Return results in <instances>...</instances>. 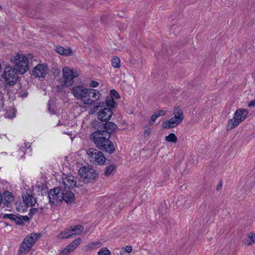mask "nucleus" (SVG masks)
Instances as JSON below:
<instances>
[{
	"label": "nucleus",
	"mask_w": 255,
	"mask_h": 255,
	"mask_svg": "<svg viewBox=\"0 0 255 255\" xmlns=\"http://www.w3.org/2000/svg\"><path fill=\"white\" fill-rule=\"evenodd\" d=\"M110 96L111 98H115L116 99H119L120 98V95L118 94V93L115 90H111L110 91Z\"/></svg>",
	"instance_id": "obj_31"
},
{
	"label": "nucleus",
	"mask_w": 255,
	"mask_h": 255,
	"mask_svg": "<svg viewBox=\"0 0 255 255\" xmlns=\"http://www.w3.org/2000/svg\"><path fill=\"white\" fill-rule=\"evenodd\" d=\"M63 200L66 202H71L74 198V194L70 190H65L63 191Z\"/></svg>",
	"instance_id": "obj_21"
},
{
	"label": "nucleus",
	"mask_w": 255,
	"mask_h": 255,
	"mask_svg": "<svg viewBox=\"0 0 255 255\" xmlns=\"http://www.w3.org/2000/svg\"><path fill=\"white\" fill-rule=\"evenodd\" d=\"M69 230L72 236H74L81 234L84 231V228L82 226L76 225L71 226Z\"/></svg>",
	"instance_id": "obj_20"
},
{
	"label": "nucleus",
	"mask_w": 255,
	"mask_h": 255,
	"mask_svg": "<svg viewBox=\"0 0 255 255\" xmlns=\"http://www.w3.org/2000/svg\"><path fill=\"white\" fill-rule=\"evenodd\" d=\"M105 103V107H107V108H114L115 107L116 102L114 101V99L112 98H108Z\"/></svg>",
	"instance_id": "obj_25"
},
{
	"label": "nucleus",
	"mask_w": 255,
	"mask_h": 255,
	"mask_svg": "<svg viewBox=\"0 0 255 255\" xmlns=\"http://www.w3.org/2000/svg\"><path fill=\"white\" fill-rule=\"evenodd\" d=\"M249 107H254L255 106V100H252L250 102V103L248 104Z\"/></svg>",
	"instance_id": "obj_38"
},
{
	"label": "nucleus",
	"mask_w": 255,
	"mask_h": 255,
	"mask_svg": "<svg viewBox=\"0 0 255 255\" xmlns=\"http://www.w3.org/2000/svg\"><path fill=\"white\" fill-rule=\"evenodd\" d=\"M248 239L246 240L244 244L246 245H251L255 243V234L253 233H250L248 235Z\"/></svg>",
	"instance_id": "obj_23"
},
{
	"label": "nucleus",
	"mask_w": 255,
	"mask_h": 255,
	"mask_svg": "<svg viewBox=\"0 0 255 255\" xmlns=\"http://www.w3.org/2000/svg\"><path fill=\"white\" fill-rule=\"evenodd\" d=\"M102 246V243L101 242H96L90 243L89 245L86 246L88 249H96L101 247Z\"/></svg>",
	"instance_id": "obj_29"
},
{
	"label": "nucleus",
	"mask_w": 255,
	"mask_h": 255,
	"mask_svg": "<svg viewBox=\"0 0 255 255\" xmlns=\"http://www.w3.org/2000/svg\"><path fill=\"white\" fill-rule=\"evenodd\" d=\"M1 64H0V72H1Z\"/></svg>",
	"instance_id": "obj_40"
},
{
	"label": "nucleus",
	"mask_w": 255,
	"mask_h": 255,
	"mask_svg": "<svg viewBox=\"0 0 255 255\" xmlns=\"http://www.w3.org/2000/svg\"><path fill=\"white\" fill-rule=\"evenodd\" d=\"M48 197L52 204L60 202L64 199L63 190L58 187L55 188L49 192Z\"/></svg>",
	"instance_id": "obj_11"
},
{
	"label": "nucleus",
	"mask_w": 255,
	"mask_h": 255,
	"mask_svg": "<svg viewBox=\"0 0 255 255\" xmlns=\"http://www.w3.org/2000/svg\"><path fill=\"white\" fill-rule=\"evenodd\" d=\"M155 113L157 114V115L159 117L160 116H164L166 113V111L164 110H161L157 111Z\"/></svg>",
	"instance_id": "obj_33"
},
{
	"label": "nucleus",
	"mask_w": 255,
	"mask_h": 255,
	"mask_svg": "<svg viewBox=\"0 0 255 255\" xmlns=\"http://www.w3.org/2000/svg\"><path fill=\"white\" fill-rule=\"evenodd\" d=\"M158 118V116L157 115V114L156 113H154V114H153L151 118H150V120L149 121V123L151 125L153 124L155 121H156V119Z\"/></svg>",
	"instance_id": "obj_32"
},
{
	"label": "nucleus",
	"mask_w": 255,
	"mask_h": 255,
	"mask_svg": "<svg viewBox=\"0 0 255 255\" xmlns=\"http://www.w3.org/2000/svg\"><path fill=\"white\" fill-rule=\"evenodd\" d=\"M112 65L114 68H120L121 66V60L118 57H114L112 59Z\"/></svg>",
	"instance_id": "obj_28"
},
{
	"label": "nucleus",
	"mask_w": 255,
	"mask_h": 255,
	"mask_svg": "<svg viewBox=\"0 0 255 255\" xmlns=\"http://www.w3.org/2000/svg\"><path fill=\"white\" fill-rule=\"evenodd\" d=\"M88 158L95 164L103 165L106 161V158L103 152L98 149L90 148L87 151Z\"/></svg>",
	"instance_id": "obj_8"
},
{
	"label": "nucleus",
	"mask_w": 255,
	"mask_h": 255,
	"mask_svg": "<svg viewBox=\"0 0 255 255\" xmlns=\"http://www.w3.org/2000/svg\"><path fill=\"white\" fill-rule=\"evenodd\" d=\"M62 180V183L65 189H70L74 188L77 183L75 178L72 175L63 174Z\"/></svg>",
	"instance_id": "obj_13"
},
{
	"label": "nucleus",
	"mask_w": 255,
	"mask_h": 255,
	"mask_svg": "<svg viewBox=\"0 0 255 255\" xmlns=\"http://www.w3.org/2000/svg\"><path fill=\"white\" fill-rule=\"evenodd\" d=\"M62 73V85L69 87L74 84V79L80 75L81 71L78 69L71 68L69 67L65 66L63 68Z\"/></svg>",
	"instance_id": "obj_4"
},
{
	"label": "nucleus",
	"mask_w": 255,
	"mask_h": 255,
	"mask_svg": "<svg viewBox=\"0 0 255 255\" xmlns=\"http://www.w3.org/2000/svg\"><path fill=\"white\" fill-rule=\"evenodd\" d=\"M79 173L85 183L92 181L97 176L95 170L89 166H82L79 169Z\"/></svg>",
	"instance_id": "obj_9"
},
{
	"label": "nucleus",
	"mask_w": 255,
	"mask_h": 255,
	"mask_svg": "<svg viewBox=\"0 0 255 255\" xmlns=\"http://www.w3.org/2000/svg\"><path fill=\"white\" fill-rule=\"evenodd\" d=\"M30 54L24 55L18 53L11 60L13 64V67L20 74L25 73L29 70V59L31 58Z\"/></svg>",
	"instance_id": "obj_3"
},
{
	"label": "nucleus",
	"mask_w": 255,
	"mask_h": 255,
	"mask_svg": "<svg viewBox=\"0 0 255 255\" xmlns=\"http://www.w3.org/2000/svg\"><path fill=\"white\" fill-rule=\"evenodd\" d=\"M165 139L167 142L172 143H176L178 140L177 136L173 133H171L168 135L166 136Z\"/></svg>",
	"instance_id": "obj_26"
},
{
	"label": "nucleus",
	"mask_w": 255,
	"mask_h": 255,
	"mask_svg": "<svg viewBox=\"0 0 255 255\" xmlns=\"http://www.w3.org/2000/svg\"><path fill=\"white\" fill-rule=\"evenodd\" d=\"M5 117H7V118H13V117H15V115H14V114H13L12 116H9L8 115V114L7 113H6V114H5Z\"/></svg>",
	"instance_id": "obj_39"
},
{
	"label": "nucleus",
	"mask_w": 255,
	"mask_h": 255,
	"mask_svg": "<svg viewBox=\"0 0 255 255\" xmlns=\"http://www.w3.org/2000/svg\"><path fill=\"white\" fill-rule=\"evenodd\" d=\"M99 83L95 81H92L90 84V86L93 88L97 87L99 86Z\"/></svg>",
	"instance_id": "obj_35"
},
{
	"label": "nucleus",
	"mask_w": 255,
	"mask_h": 255,
	"mask_svg": "<svg viewBox=\"0 0 255 255\" xmlns=\"http://www.w3.org/2000/svg\"><path fill=\"white\" fill-rule=\"evenodd\" d=\"M81 239L78 238L69 244L60 254V255H68L69 253L74 251L80 245Z\"/></svg>",
	"instance_id": "obj_14"
},
{
	"label": "nucleus",
	"mask_w": 255,
	"mask_h": 255,
	"mask_svg": "<svg viewBox=\"0 0 255 255\" xmlns=\"http://www.w3.org/2000/svg\"><path fill=\"white\" fill-rule=\"evenodd\" d=\"M22 198L24 203L28 206H32L36 203L35 199L31 195L26 192L23 194Z\"/></svg>",
	"instance_id": "obj_17"
},
{
	"label": "nucleus",
	"mask_w": 255,
	"mask_h": 255,
	"mask_svg": "<svg viewBox=\"0 0 255 255\" xmlns=\"http://www.w3.org/2000/svg\"><path fill=\"white\" fill-rule=\"evenodd\" d=\"M37 212V209L36 208H32L29 210V215H32L34 213Z\"/></svg>",
	"instance_id": "obj_36"
},
{
	"label": "nucleus",
	"mask_w": 255,
	"mask_h": 255,
	"mask_svg": "<svg viewBox=\"0 0 255 255\" xmlns=\"http://www.w3.org/2000/svg\"><path fill=\"white\" fill-rule=\"evenodd\" d=\"M94 111L99 112L97 114L98 119L101 121H109L113 115V111L111 109L105 107L104 102H99L94 108Z\"/></svg>",
	"instance_id": "obj_7"
},
{
	"label": "nucleus",
	"mask_w": 255,
	"mask_h": 255,
	"mask_svg": "<svg viewBox=\"0 0 255 255\" xmlns=\"http://www.w3.org/2000/svg\"><path fill=\"white\" fill-rule=\"evenodd\" d=\"M1 195L2 203L6 207L14 201L12 194L8 191H5Z\"/></svg>",
	"instance_id": "obj_15"
},
{
	"label": "nucleus",
	"mask_w": 255,
	"mask_h": 255,
	"mask_svg": "<svg viewBox=\"0 0 255 255\" xmlns=\"http://www.w3.org/2000/svg\"><path fill=\"white\" fill-rule=\"evenodd\" d=\"M41 236V234L40 233L36 234V233H31L29 235L27 236L24 239L25 241L29 243L30 245H32V246L36 243L37 239Z\"/></svg>",
	"instance_id": "obj_18"
},
{
	"label": "nucleus",
	"mask_w": 255,
	"mask_h": 255,
	"mask_svg": "<svg viewBox=\"0 0 255 255\" xmlns=\"http://www.w3.org/2000/svg\"><path fill=\"white\" fill-rule=\"evenodd\" d=\"M16 70L10 66H7L2 74V78L7 84L13 85L16 83L18 75Z\"/></svg>",
	"instance_id": "obj_10"
},
{
	"label": "nucleus",
	"mask_w": 255,
	"mask_h": 255,
	"mask_svg": "<svg viewBox=\"0 0 255 255\" xmlns=\"http://www.w3.org/2000/svg\"><path fill=\"white\" fill-rule=\"evenodd\" d=\"M151 132V129L149 128H148L147 129H145L144 131V135L145 136H148Z\"/></svg>",
	"instance_id": "obj_37"
},
{
	"label": "nucleus",
	"mask_w": 255,
	"mask_h": 255,
	"mask_svg": "<svg viewBox=\"0 0 255 255\" xmlns=\"http://www.w3.org/2000/svg\"><path fill=\"white\" fill-rule=\"evenodd\" d=\"M3 218L4 219H9L11 221H15L16 223L19 224L20 222H21V219L18 218L16 216L12 214H5L3 215Z\"/></svg>",
	"instance_id": "obj_24"
},
{
	"label": "nucleus",
	"mask_w": 255,
	"mask_h": 255,
	"mask_svg": "<svg viewBox=\"0 0 255 255\" xmlns=\"http://www.w3.org/2000/svg\"><path fill=\"white\" fill-rule=\"evenodd\" d=\"M58 238L60 239H68L72 237V234H71L69 228L61 232L58 236Z\"/></svg>",
	"instance_id": "obj_22"
},
{
	"label": "nucleus",
	"mask_w": 255,
	"mask_h": 255,
	"mask_svg": "<svg viewBox=\"0 0 255 255\" xmlns=\"http://www.w3.org/2000/svg\"><path fill=\"white\" fill-rule=\"evenodd\" d=\"M249 112L245 109H238L234 114V117L230 120L227 125V130H231L237 127L248 117Z\"/></svg>",
	"instance_id": "obj_5"
},
{
	"label": "nucleus",
	"mask_w": 255,
	"mask_h": 255,
	"mask_svg": "<svg viewBox=\"0 0 255 255\" xmlns=\"http://www.w3.org/2000/svg\"><path fill=\"white\" fill-rule=\"evenodd\" d=\"M56 52L59 54L68 56L73 54V51L70 48H64L62 46H58L56 48Z\"/></svg>",
	"instance_id": "obj_19"
},
{
	"label": "nucleus",
	"mask_w": 255,
	"mask_h": 255,
	"mask_svg": "<svg viewBox=\"0 0 255 255\" xmlns=\"http://www.w3.org/2000/svg\"><path fill=\"white\" fill-rule=\"evenodd\" d=\"M98 255H110L111 252L107 248L101 249L98 253Z\"/></svg>",
	"instance_id": "obj_30"
},
{
	"label": "nucleus",
	"mask_w": 255,
	"mask_h": 255,
	"mask_svg": "<svg viewBox=\"0 0 255 255\" xmlns=\"http://www.w3.org/2000/svg\"><path fill=\"white\" fill-rule=\"evenodd\" d=\"M174 116L169 120L163 122L162 127L164 128H171L180 124L184 119L182 111L179 107H175L173 111Z\"/></svg>",
	"instance_id": "obj_6"
},
{
	"label": "nucleus",
	"mask_w": 255,
	"mask_h": 255,
	"mask_svg": "<svg viewBox=\"0 0 255 255\" xmlns=\"http://www.w3.org/2000/svg\"><path fill=\"white\" fill-rule=\"evenodd\" d=\"M132 249L131 246H126V247L124 249L123 252L130 253L132 252Z\"/></svg>",
	"instance_id": "obj_34"
},
{
	"label": "nucleus",
	"mask_w": 255,
	"mask_h": 255,
	"mask_svg": "<svg viewBox=\"0 0 255 255\" xmlns=\"http://www.w3.org/2000/svg\"><path fill=\"white\" fill-rule=\"evenodd\" d=\"M2 9V6L0 5V10Z\"/></svg>",
	"instance_id": "obj_41"
},
{
	"label": "nucleus",
	"mask_w": 255,
	"mask_h": 255,
	"mask_svg": "<svg viewBox=\"0 0 255 255\" xmlns=\"http://www.w3.org/2000/svg\"><path fill=\"white\" fill-rule=\"evenodd\" d=\"M117 126L113 122H107L104 124V129L97 130L91 134L90 138L99 149L109 153H113L115 146L110 140L111 135L114 132Z\"/></svg>",
	"instance_id": "obj_1"
},
{
	"label": "nucleus",
	"mask_w": 255,
	"mask_h": 255,
	"mask_svg": "<svg viewBox=\"0 0 255 255\" xmlns=\"http://www.w3.org/2000/svg\"><path fill=\"white\" fill-rule=\"evenodd\" d=\"M32 246V245H30L29 243L25 241L24 239L19 249V253L23 254L27 253L30 251Z\"/></svg>",
	"instance_id": "obj_16"
},
{
	"label": "nucleus",
	"mask_w": 255,
	"mask_h": 255,
	"mask_svg": "<svg viewBox=\"0 0 255 255\" xmlns=\"http://www.w3.org/2000/svg\"><path fill=\"white\" fill-rule=\"evenodd\" d=\"M47 72V66L43 64H38L33 68L32 71V75L37 78H44Z\"/></svg>",
	"instance_id": "obj_12"
},
{
	"label": "nucleus",
	"mask_w": 255,
	"mask_h": 255,
	"mask_svg": "<svg viewBox=\"0 0 255 255\" xmlns=\"http://www.w3.org/2000/svg\"><path fill=\"white\" fill-rule=\"evenodd\" d=\"M71 93L78 100H80L83 104L92 105L99 101L101 94L94 89L86 88L82 85L75 86L71 89Z\"/></svg>",
	"instance_id": "obj_2"
},
{
	"label": "nucleus",
	"mask_w": 255,
	"mask_h": 255,
	"mask_svg": "<svg viewBox=\"0 0 255 255\" xmlns=\"http://www.w3.org/2000/svg\"><path fill=\"white\" fill-rule=\"evenodd\" d=\"M116 169V166L114 164L110 165L107 166L105 171V175L106 176H109L112 174V173Z\"/></svg>",
	"instance_id": "obj_27"
}]
</instances>
